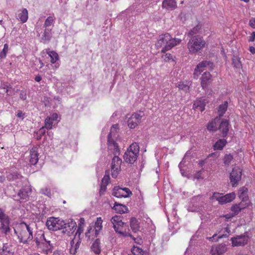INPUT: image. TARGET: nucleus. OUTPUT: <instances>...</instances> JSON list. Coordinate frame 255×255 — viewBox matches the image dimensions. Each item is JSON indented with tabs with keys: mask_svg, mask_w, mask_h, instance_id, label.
Wrapping results in <instances>:
<instances>
[{
	"mask_svg": "<svg viewBox=\"0 0 255 255\" xmlns=\"http://www.w3.org/2000/svg\"><path fill=\"white\" fill-rule=\"evenodd\" d=\"M245 201H243L242 200V202L239 203V204H238L239 205V207H240V208H241V210L242 211V210L245 209L246 208H247V207L249 206V203H247L246 202L245 204L244 203Z\"/></svg>",
	"mask_w": 255,
	"mask_h": 255,
	"instance_id": "obj_56",
	"label": "nucleus"
},
{
	"mask_svg": "<svg viewBox=\"0 0 255 255\" xmlns=\"http://www.w3.org/2000/svg\"><path fill=\"white\" fill-rule=\"evenodd\" d=\"M121 190H122V191H125L127 193L126 195H129V197H130V195H132V192L128 188L125 187L124 188H121Z\"/></svg>",
	"mask_w": 255,
	"mask_h": 255,
	"instance_id": "obj_62",
	"label": "nucleus"
},
{
	"mask_svg": "<svg viewBox=\"0 0 255 255\" xmlns=\"http://www.w3.org/2000/svg\"><path fill=\"white\" fill-rule=\"evenodd\" d=\"M121 188L117 187H115L113 189V195L118 198H128L129 197V195H125L121 193Z\"/></svg>",
	"mask_w": 255,
	"mask_h": 255,
	"instance_id": "obj_29",
	"label": "nucleus"
},
{
	"mask_svg": "<svg viewBox=\"0 0 255 255\" xmlns=\"http://www.w3.org/2000/svg\"><path fill=\"white\" fill-rule=\"evenodd\" d=\"M227 247L225 244H220L216 246H213L210 253L211 255H223L226 252Z\"/></svg>",
	"mask_w": 255,
	"mask_h": 255,
	"instance_id": "obj_12",
	"label": "nucleus"
},
{
	"mask_svg": "<svg viewBox=\"0 0 255 255\" xmlns=\"http://www.w3.org/2000/svg\"><path fill=\"white\" fill-rule=\"evenodd\" d=\"M228 106V103L227 101H225L223 104L219 106L218 108V113L220 117H222L225 113L227 110Z\"/></svg>",
	"mask_w": 255,
	"mask_h": 255,
	"instance_id": "obj_31",
	"label": "nucleus"
},
{
	"mask_svg": "<svg viewBox=\"0 0 255 255\" xmlns=\"http://www.w3.org/2000/svg\"><path fill=\"white\" fill-rule=\"evenodd\" d=\"M232 64L236 68H240L241 66V63L240 59L234 56L232 59Z\"/></svg>",
	"mask_w": 255,
	"mask_h": 255,
	"instance_id": "obj_43",
	"label": "nucleus"
},
{
	"mask_svg": "<svg viewBox=\"0 0 255 255\" xmlns=\"http://www.w3.org/2000/svg\"><path fill=\"white\" fill-rule=\"evenodd\" d=\"M230 124L229 121L226 119H223L221 122L218 129L221 133V136L225 138L227 136L230 128Z\"/></svg>",
	"mask_w": 255,
	"mask_h": 255,
	"instance_id": "obj_8",
	"label": "nucleus"
},
{
	"mask_svg": "<svg viewBox=\"0 0 255 255\" xmlns=\"http://www.w3.org/2000/svg\"><path fill=\"white\" fill-rule=\"evenodd\" d=\"M34 242H35L36 245L38 247H42V245L44 244V242H47L50 245V241L47 242L45 238L44 234L43 233H39L35 235L34 238Z\"/></svg>",
	"mask_w": 255,
	"mask_h": 255,
	"instance_id": "obj_16",
	"label": "nucleus"
},
{
	"mask_svg": "<svg viewBox=\"0 0 255 255\" xmlns=\"http://www.w3.org/2000/svg\"><path fill=\"white\" fill-rule=\"evenodd\" d=\"M162 7L166 9L173 10L177 7L176 2L175 0H164Z\"/></svg>",
	"mask_w": 255,
	"mask_h": 255,
	"instance_id": "obj_18",
	"label": "nucleus"
},
{
	"mask_svg": "<svg viewBox=\"0 0 255 255\" xmlns=\"http://www.w3.org/2000/svg\"><path fill=\"white\" fill-rule=\"evenodd\" d=\"M14 251L12 246L8 244H4L2 248V251L0 253V255H13Z\"/></svg>",
	"mask_w": 255,
	"mask_h": 255,
	"instance_id": "obj_19",
	"label": "nucleus"
},
{
	"mask_svg": "<svg viewBox=\"0 0 255 255\" xmlns=\"http://www.w3.org/2000/svg\"><path fill=\"white\" fill-rule=\"evenodd\" d=\"M56 222V231L63 229L64 230V226L65 225V222L64 220H62L60 219L59 218H57Z\"/></svg>",
	"mask_w": 255,
	"mask_h": 255,
	"instance_id": "obj_41",
	"label": "nucleus"
},
{
	"mask_svg": "<svg viewBox=\"0 0 255 255\" xmlns=\"http://www.w3.org/2000/svg\"><path fill=\"white\" fill-rule=\"evenodd\" d=\"M137 156L132 151L127 150L124 155V159L127 163L132 164L136 160Z\"/></svg>",
	"mask_w": 255,
	"mask_h": 255,
	"instance_id": "obj_15",
	"label": "nucleus"
},
{
	"mask_svg": "<svg viewBox=\"0 0 255 255\" xmlns=\"http://www.w3.org/2000/svg\"><path fill=\"white\" fill-rule=\"evenodd\" d=\"M123 216L121 215H116L112 218L111 222L113 224H118L122 220Z\"/></svg>",
	"mask_w": 255,
	"mask_h": 255,
	"instance_id": "obj_45",
	"label": "nucleus"
},
{
	"mask_svg": "<svg viewBox=\"0 0 255 255\" xmlns=\"http://www.w3.org/2000/svg\"><path fill=\"white\" fill-rule=\"evenodd\" d=\"M206 42L200 35H195L190 37L187 43V48L190 53L194 54L198 52L205 46Z\"/></svg>",
	"mask_w": 255,
	"mask_h": 255,
	"instance_id": "obj_2",
	"label": "nucleus"
},
{
	"mask_svg": "<svg viewBox=\"0 0 255 255\" xmlns=\"http://www.w3.org/2000/svg\"><path fill=\"white\" fill-rule=\"evenodd\" d=\"M65 225L64 226V230H62V232L64 234H66L68 236H70L76 229L77 224L72 219L68 220L67 223L65 222Z\"/></svg>",
	"mask_w": 255,
	"mask_h": 255,
	"instance_id": "obj_6",
	"label": "nucleus"
},
{
	"mask_svg": "<svg viewBox=\"0 0 255 255\" xmlns=\"http://www.w3.org/2000/svg\"><path fill=\"white\" fill-rule=\"evenodd\" d=\"M248 189L245 187H242L240 189L239 197L243 201H247L248 200Z\"/></svg>",
	"mask_w": 255,
	"mask_h": 255,
	"instance_id": "obj_25",
	"label": "nucleus"
},
{
	"mask_svg": "<svg viewBox=\"0 0 255 255\" xmlns=\"http://www.w3.org/2000/svg\"><path fill=\"white\" fill-rule=\"evenodd\" d=\"M131 252L134 255H144L145 254V252L141 248L134 246L132 248Z\"/></svg>",
	"mask_w": 255,
	"mask_h": 255,
	"instance_id": "obj_38",
	"label": "nucleus"
},
{
	"mask_svg": "<svg viewBox=\"0 0 255 255\" xmlns=\"http://www.w3.org/2000/svg\"><path fill=\"white\" fill-rule=\"evenodd\" d=\"M17 196L19 197V200L22 201H27L29 198L28 193L25 189H20L18 192ZM16 200H19V199H16Z\"/></svg>",
	"mask_w": 255,
	"mask_h": 255,
	"instance_id": "obj_30",
	"label": "nucleus"
},
{
	"mask_svg": "<svg viewBox=\"0 0 255 255\" xmlns=\"http://www.w3.org/2000/svg\"><path fill=\"white\" fill-rule=\"evenodd\" d=\"M20 177H21L20 174L14 172L13 173H11V174L8 175V178L9 180H14V179L19 178Z\"/></svg>",
	"mask_w": 255,
	"mask_h": 255,
	"instance_id": "obj_53",
	"label": "nucleus"
},
{
	"mask_svg": "<svg viewBox=\"0 0 255 255\" xmlns=\"http://www.w3.org/2000/svg\"><path fill=\"white\" fill-rule=\"evenodd\" d=\"M206 103L205 100H196L194 102L193 105V109H199L201 112H203L205 110Z\"/></svg>",
	"mask_w": 255,
	"mask_h": 255,
	"instance_id": "obj_27",
	"label": "nucleus"
},
{
	"mask_svg": "<svg viewBox=\"0 0 255 255\" xmlns=\"http://www.w3.org/2000/svg\"><path fill=\"white\" fill-rule=\"evenodd\" d=\"M72 247L71 248L70 250V252L71 254L75 255L77 253V249H76V248L74 247V246H73L72 244H74V240H72L70 243Z\"/></svg>",
	"mask_w": 255,
	"mask_h": 255,
	"instance_id": "obj_57",
	"label": "nucleus"
},
{
	"mask_svg": "<svg viewBox=\"0 0 255 255\" xmlns=\"http://www.w3.org/2000/svg\"><path fill=\"white\" fill-rule=\"evenodd\" d=\"M202 25L200 23H198L195 26L190 30L187 34L188 37L194 36L197 35V34L199 32L201 29Z\"/></svg>",
	"mask_w": 255,
	"mask_h": 255,
	"instance_id": "obj_26",
	"label": "nucleus"
},
{
	"mask_svg": "<svg viewBox=\"0 0 255 255\" xmlns=\"http://www.w3.org/2000/svg\"><path fill=\"white\" fill-rule=\"evenodd\" d=\"M211 75L208 72H205L202 76L201 78V87L203 89H206L208 86V82L211 80Z\"/></svg>",
	"mask_w": 255,
	"mask_h": 255,
	"instance_id": "obj_17",
	"label": "nucleus"
},
{
	"mask_svg": "<svg viewBox=\"0 0 255 255\" xmlns=\"http://www.w3.org/2000/svg\"><path fill=\"white\" fill-rule=\"evenodd\" d=\"M233 159V156L231 154H226L223 159V162L226 165H229Z\"/></svg>",
	"mask_w": 255,
	"mask_h": 255,
	"instance_id": "obj_39",
	"label": "nucleus"
},
{
	"mask_svg": "<svg viewBox=\"0 0 255 255\" xmlns=\"http://www.w3.org/2000/svg\"><path fill=\"white\" fill-rule=\"evenodd\" d=\"M162 58L164 59L165 61H169L170 60L173 61L172 58V56L170 53H166L165 55H163L162 56Z\"/></svg>",
	"mask_w": 255,
	"mask_h": 255,
	"instance_id": "obj_54",
	"label": "nucleus"
},
{
	"mask_svg": "<svg viewBox=\"0 0 255 255\" xmlns=\"http://www.w3.org/2000/svg\"><path fill=\"white\" fill-rule=\"evenodd\" d=\"M18 17L22 23L25 22L28 18V11L26 8H23L21 12L18 14Z\"/></svg>",
	"mask_w": 255,
	"mask_h": 255,
	"instance_id": "obj_32",
	"label": "nucleus"
},
{
	"mask_svg": "<svg viewBox=\"0 0 255 255\" xmlns=\"http://www.w3.org/2000/svg\"><path fill=\"white\" fill-rule=\"evenodd\" d=\"M83 230L82 226L78 225V229H77V230L76 231V233L75 236L74 238L75 239L76 237L77 236H78V237H79L80 236V235L81 234V233H83Z\"/></svg>",
	"mask_w": 255,
	"mask_h": 255,
	"instance_id": "obj_58",
	"label": "nucleus"
},
{
	"mask_svg": "<svg viewBox=\"0 0 255 255\" xmlns=\"http://www.w3.org/2000/svg\"><path fill=\"white\" fill-rule=\"evenodd\" d=\"M249 25L253 28H255V18L251 19L249 21Z\"/></svg>",
	"mask_w": 255,
	"mask_h": 255,
	"instance_id": "obj_64",
	"label": "nucleus"
},
{
	"mask_svg": "<svg viewBox=\"0 0 255 255\" xmlns=\"http://www.w3.org/2000/svg\"><path fill=\"white\" fill-rule=\"evenodd\" d=\"M227 143V141L226 139H220L213 145L214 149L220 150H222Z\"/></svg>",
	"mask_w": 255,
	"mask_h": 255,
	"instance_id": "obj_22",
	"label": "nucleus"
},
{
	"mask_svg": "<svg viewBox=\"0 0 255 255\" xmlns=\"http://www.w3.org/2000/svg\"><path fill=\"white\" fill-rule=\"evenodd\" d=\"M122 162V159L119 157H114L112 161V170H118L120 168Z\"/></svg>",
	"mask_w": 255,
	"mask_h": 255,
	"instance_id": "obj_23",
	"label": "nucleus"
},
{
	"mask_svg": "<svg viewBox=\"0 0 255 255\" xmlns=\"http://www.w3.org/2000/svg\"><path fill=\"white\" fill-rule=\"evenodd\" d=\"M204 198L203 196H194L191 200L188 210L190 212H198L204 208Z\"/></svg>",
	"mask_w": 255,
	"mask_h": 255,
	"instance_id": "obj_3",
	"label": "nucleus"
},
{
	"mask_svg": "<svg viewBox=\"0 0 255 255\" xmlns=\"http://www.w3.org/2000/svg\"><path fill=\"white\" fill-rule=\"evenodd\" d=\"M231 230L229 227H226L222 229L221 232L219 233V235L216 238L217 235L214 234L212 237L209 238V239L212 241L217 242L219 239L228 237L230 234Z\"/></svg>",
	"mask_w": 255,
	"mask_h": 255,
	"instance_id": "obj_14",
	"label": "nucleus"
},
{
	"mask_svg": "<svg viewBox=\"0 0 255 255\" xmlns=\"http://www.w3.org/2000/svg\"><path fill=\"white\" fill-rule=\"evenodd\" d=\"M108 144L109 146L111 145H116L117 144H118L115 141V140L112 138V132H110L109 134L108 135Z\"/></svg>",
	"mask_w": 255,
	"mask_h": 255,
	"instance_id": "obj_46",
	"label": "nucleus"
},
{
	"mask_svg": "<svg viewBox=\"0 0 255 255\" xmlns=\"http://www.w3.org/2000/svg\"><path fill=\"white\" fill-rule=\"evenodd\" d=\"M110 179V176L109 175H105L102 180L101 183L107 185Z\"/></svg>",
	"mask_w": 255,
	"mask_h": 255,
	"instance_id": "obj_55",
	"label": "nucleus"
},
{
	"mask_svg": "<svg viewBox=\"0 0 255 255\" xmlns=\"http://www.w3.org/2000/svg\"><path fill=\"white\" fill-rule=\"evenodd\" d=\"M208 66L210 68L213 69L214 64L210 61H202L196 66L194 72V76H198L204 70V68Z\"/></svg>",
	"mask_w": 255,
	"mask_h": 255,
	"instance_id": "obj_9",
	"label": "nucleus"
},
{
	"mask_svg": "<svg viewBox=\"0 0 255 255\" xmlns=\"http://www.w3.org/2000/svg\"><path fill=\"white\" fill-rule=\"evenodd\" d=\"M114 147L113 154L114 155V157H119V155L120 154V149L119 147L118 144H117L116 145L113 146Z\"/></svg>",
	"mask_w": 255,
	"mask_h": 255,
	"instance_id": "obj_52",
	"label": "nucleus"
},
{
	"mask_svg": "<svg viewBox=\"0 0 255 255\" xmlns=\"http://www.w3.org/2000/svg\"><path fill=\"white\" fill-rule=\"evenodd\" d=\"M0 229L1 230L2 233L6 235L10 230L9 225H1Z\"/></svg>",
	"mask_w": 255,
	"mask_h": 255,
	"instance_id": "obj_51",
	"label": "nucleus"
},
{
	"mask_svg": "<svg viewBox=\"0 0 255 255\" xmlns=\"http://www.w3.org/2000/svg\"><path fill=\"white\" fill-rule=\"evenodd\" d=\"M127 150L131 151L132 152H134V153L138 155L139 150V145L137 143L134 142L130 145L129 148Z\"/></svg>",
	"mask_w": 255,
	"mask_h": 255,
	"instance_id": "obj_37",
	"label": "nucleus"
},
{
	"mask_svg": "<svg viewBox=\"0 0 255 255\" xmlns=\"http://www.w3.org/2000/svg\"><path fill=\"white\" fill-rule=\"evenodd\" d=\"M38 148L34 147L29 151V161L31 165H35L38 161Z\"/></svg>",
	"mask_w": 255,
	"mask_h": 255,
	"instance_id": "obj_13",
	"label": "nucleus"
},
{
	"mask_svg": "<svg viewBox=\"0 0 255 255\" xmlns=\"http://www.w3.org/2000/svg\"><path fill=\"white\" fill-rule=\"evenodd\" d=\"M2 88H3V89H5V93H6L8 95H11L12 94L11 91H9L10 89H12V86H11V85L3 84L2 85Z\"/></svg>",
	"mask_w": 255,
	"mask_h": 255,
	"instance_id": "obj_47",
	"label": "nucleus"
},
{
	"mask_svg": "<svg viewBox=\"0 0 255 255\" xmlns=\"http://www.w3.org/2000/svg\"><path fill=\"white\" fill-rule=\"evenodd\" d=\"M22 230H25V232L28 233V235L33 236V228L31 227L30 225H28L25 222H22L20 224Z\"/></svg>",
	"mask_w": 255,
	"mask_h": 255,
	"instance_id": "obj_35",
	"label": "nucleus"
},
{
	"mask_svg": "<svg viewBox=\"0 0 255 255\" xmlns=\"http://www.w3.org/2000/svg\"><path fill=\"white\" fill-rule=\"evenodd\" d=\"M242 170L239 167L233 168L230 175V179L233 187H236L239 182L241 180Z\"/></svg>",
	"mask_w": 255,
	"mask_h": 255,
	"instance_id": "obj_4",
	"label": "nucleus"
},
{
	"mask_svg": "<svg viewBox=\"0 0 255 255\" xmlns=\"http://www.w3.org/2000/svg\"><path fill=\"white\" fill-rule=\"evenodd\" d=\"M142 116L137 113H133L128 120V125L130 128H135L139 123Z\"/></svg>",
	"mask_w": 255,
	"mask_h": 255,
	"instance_id": "obj_10",
	"label": "nucleus"
},
{
	"mask_svg": "<svg viewBox=\"0 0 255 255\" xmlns=\"http://www.w3.org/2000/svg\"><path fill=\"white\" fill-rule=\"evenodd\" d=\"M235 197L236 194L234 192L227 194L224 196H221V194L219 193H214L212 196L213 199H216L221 204L230 202L233 201Z\"/></svg>",
	"mask_w": 255,
	"mask_h": 255,
	"instance_id": "obj_5",
	"label": "nucleus"
},
{
	"mask_svg": "<svg viewBox=\"0 0 255 255\" xmlns=\"http://www.w3.org/2000/svg\"><path fill=\"white\" fill-rule=\"evenodd\" d=\"M8 51V45L7 43H5L4 45L3 50L1 52L3 54H4V55L6 56V54H7Z\"/></svg>",
	"mask_w": 255,
	"mask_h": 255,
	"instance_id": "obj_60",
	"label": "nucleus"
},
{
	"mask_svg": "<svg viewBox=\"0 0 255 255\" xmlns=\"http://www.w3.org/2000/svg\"><path fill=\"white\" fill-rule=\"evenodd\" d=\"M51 29L46 28L45 29L43 34L41 37V39L44 42H47L51 39Z\"/></svg>",
	"mask_w": 255,
	"mask_h": 255,
	"instance_id": "obj_33",
	"label": "nucleus"
},
{
	"mask_svg": "<svg viewBox=\"0 0 255 255\" xmlns=\"http://www.w3.org/2000/svg\"><path fill=\"white\" fill-rule=\"evenodd\" d=\"M1 225H5L9 224V219L7 215L4 214V215L0 219Z\"/></svg>",
	"mask_w": 255,
	"mask_h": 255,
	"instance_id": "obj_44",
	"label": "nucleus"
},
{
	"mask_svg": "<svg viewBox=\"0 0 255 255\" xmlns=\"http://www.w3.org/2000/svg\"><path fill=\"white\" fill-rule=\"evenodd\" d=\"M49 57L51 58V62L52 63H55L59 59L58 54L54 51H49L47 52Z\"/></svg>",
	"mask_w": 255,
	"mask_h": 255,
	"instance_id": "obj_36",
	"label": "nucleus"
},
{
	"mask_svg": "<svg viewBox=\"0 0 255 255\" xmlns=\"http://www.w3.org/2000/svg\"><path fill=\"white\" fill-rule=\"evenodd\" d=\"M130 226L134 233H136L139 230L140 227L138 224V222L134 217H132L130 219Z\"/></svg>",
	"mask_w": 255,
	"mask_h": 255,
	"instance_id": "obj_24",
	"label": "nucleus"
},
{
	"mask_svg": "<svg viewBox=\"0 0 255 255\" xmlns=\"http://www.w3.org/2000/svg\"><path fill=\"white\" fill-rule=\"evenodd\" d=\"M180 39L172 38L171 36L167 33L159 36L155 46L157 49L161 48V52L164 53L180 43Z\"/></svg>",
	"mask_w": 255,
	"mask_h": 255,
	"instance_id": "obj_1",
	"label": "nucleus"
},
{
	"mask_svg": "<svg viewBox=\"0 0 255 255\" xmlns=\"http://www.w3.org/2000/svg\"><path fill=\"white\" fill-rule=\"evenodd\" d=\"M249 237L246 235L237 236L231 238L233 246H243L248 243Z\"/></svg>",
	"mask_w": 255,
	"mask_h": 255,
	"instance_id": "obj_7",
	"label": "nucleus"
},
{
	"mask_svg": "<svg viewBox=\"0 0 255 255\" xmlns=\"http://www.w3.org/2000/svg\"><path fill=\"white\" fill-rule=\"evenodd\" d=\"M91 250L96 254L99 255L101 253L100 241L99 239H97L93 243Z\"/></svg>",
	"mask_w": 255,
	"mask_h": 255,
	"instance_id": "obj_28",
	"label": "nucleus"
},
{
	"mask_svg": "<svg viewBox=\"0 0 255 255\" xmlns=\"http://www.w3.org/2000/svg\"><path fill=\"white\" fill-rule=\"evenodd\" d=\"M107 185H106L105 184H103L101 183V188H100V192H99V193H100V195L103 194L106 191V190L107 189Z\"/></svg>",
	"mask_w": 255,
	"mask_h": 255,
	"instance_id": "obj_59",
	"label": "nucleus"
},
{
	"mask_svg": "<svg viewBox=\"0 0 255 255\" xmlns=\"http://www.w3.org/2000/svg\"><path fill=\"white\" fill-rule=\"evenodd\" d=\"M54 21V19L52 16H48L47 19L45 20L44 26L45 27L49 26L52 24Z\"/></svg>",
	"mask_w": 255,
	"mask_h": 255,
	"instance_id": "obj_50",
	"label": "nucleus"
},
{
	"mask_svg": "<svg viewBox=\"0 0 255 255\" xmlns=\"http://www.w3.org/2000/svg\"><path fill=\"white\" fill-rule=\"evenodd\" d=\"M218 120V118L215 119L213 121L210 122L207 125V128L210 131H216L217 130L216 121Z\"/></svg>",
	"mask_w": 255,
	"mask_h": 255,
	"instance_id": "obj_34",
	"label": "nucleus"
},
{
	"mask_svg": "<svg viewBox=\"0 0 255 255\" xmlns=\"http://www.w3.org/2000/svg\"><path fill=\"white\" fill-rule=\"evenodd\" d=\"M231 210L233 212V214L232 215V217L237 215L241 211V208H240L238 204H235L233 206H232L231 208Z\"/></svg>",
	"mask_w": 255,
	"mask_h": 255,
	"instance_id": "obj_40",
	"label": "nucleus"
},
{
	"mask_svg": "<svg viewBox=\"0 0 255 255\" xmlns=\"http://www.w3.org/2000/svg\"><path fill=\"white\" fill-rule=\"evenodd\" d=\"M53 124V120L50 117H47L45 120V128L48 129L52 128V125Z\"/></svg>",
	"mask_w": 255,
	"mask_h": 255,
	"instance_id": "obj_42",
	"label": "nucleus"
},
{
	"mask_svg": "<svg viewBox=\"0 0 255 255\" xmlns=\"http://www.w3.org/2000/svg\"><path fill=\"white\" fill-rule=\"evenodd\" d=\"M57 218L53 217L49 218L46 223L48 229L52 231H56V222Z\"/></svg>",
	"mask_w": 255,
	"mask_h": 255,
	"instance_id": "obj_20",
	"label": "nucleus"
},
{
	"mask_svg": "<svg viewBox=\"0 0 255 255\" xmlns=\"http://www.w3.org/2000/svg\"><path fill=\"white\" fill-rule=\"evenodd\" d=\"M177 87L179 89L182 90L185 92L188 91L189 89V87L188 85L181 82H179L178 84Z\"/></svg>",
	"mask_w": 255,
	"mask_h": 255,
	"instance_id": "obj_48",
	"label": "nucleus"
},
{
	"mask_svg": "<svg viewBox=\"0 0 255 255\" xmlns=\"http://www.w3.org/2000/svg\"><path fill=\"white\" fill-rule=\"evenodd\" d=\"M17 237L19 240V242L23 244H29L33 238V236L28 235V233L22 230H21L19 234L17 235Z\"/></svg>",
	"mask_w": 255,
	"mask_h": 255,
	"instance_id": "obj_11",
	"label": "nucleus"
},
{
	"mask_svg": "<svg viewBox=\"0 0 255 255\" xmlns=\"http://www.w3.org/2000/svg\"><path fill=\"white\" fill-rule=\"evenodd\" d=\"M102 222L103 220L101 217L97 218V221L95 224V228H98L99 230H101L102 228Z\"/></svg>",
	"mask_w": 255,
	"mask_h": 255,
	"instance_id": "obj_49",
	"label": "nucleus"
},
{
	"mask_svg": "<svg viewBox=\"0 0 255 255\" xmlns=\"http://www.w3.org/2000/svg\"><path fill=\"white\" fill-rule=\"evenodd\" d=\"M19 98L22 100H25L26 99V94L25 91H21L20 92Z\"/></svg>",
	"mask_w": 255,
	"mask_h": 255,
	"instance_id": "obj_61",
	"label": "nucleus"
},
{
	"mask_svg": "<svg viewBox=\"0 0 255 255\" xmlns=\"http://www.w3.org/2000/svg\"><path fill=\"white\" fill-rule=\"evenodd\" d=\"M255 39V31H254L251 34V35L249 37V41L250 42H253Z\"/></svg>",
	"mask_w": 255,
	"mask_h": 255,
	"instance_id": "obj_63",
	"label": "nucleus"
},
{
	"mask_svg": "<svg viewBox=\"0 0 255 255\" xmlns=\"http://www.w3.org/2000/svg\"><path fill=\"white\" fill-rule=\"evenodd\" d=\"M113 209H114L117 213L121 214L127 212L128 211V208L126 206L117 202H115Z\"/></svg>",
	"mask_w": 255,
	"mask_h": 255,
	"instance_id": "obj_21",
	"label": "nucleus"
}]
</instances>
